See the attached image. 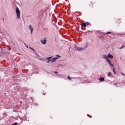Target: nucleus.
<instances>
[{"label": "nucleus", "instance_id": "2eb2a0df", "mask_svg": "<svg viewBox=\"0 0 125 125\" xmlns=\"http://www.w3.org/2000/svg\"><path fill=\"white\" fill-rule=\"evenodd\" d=\"M110 66H111V67H113L114 66V65L113 64H111V62L109 63Z\"/></svg>", "mask_w": 125, "mask_h": 125}, {"label": "nucleus", "instance_id": "6ab92c4d", "mask_svg": "<svg viewBox=\"0 0 125 125\" xmlns=\"http://www.w3.org/2000/svg\"><path fill=\"white\" fill-rule=\"evenodd\" d=\"M122 75H123V76H125V74L124 73H122Z\"/></svg>", "mask_w": 125, "mask_h": 125}, {"label": "nucleus", "instance_id": "f257e3e1", "mask_svg": "<svg viewBox=\"0 0 125 125\" xmlns=\"http://www.w3.org/2000/svg\"><path fill=\"white\" fill-rule=\"evenodd\" d=\"M46 59H47L48 61L47 62V63H49V62H51V63H53V62H55L56 60H57V58H54L52 59V57H48Z\"/></svg>", "mask_w": 125, "mask_h": 125}, {"label": "nucleus", "instance_id": "1a4fd4ad", "mask_svg": "<svg viewBox=\"0 0 125 125\" xmlns=\"http://www.w3.org/2000/svg\"><path fill=\"white\" fill-rule=\"evenodd\" d=\"M113 72L115 74L117 75V73L116 72V70L115 69V67H113Z\"/></svg>", "mask_w": 125, "mask_h": 125}, {"label": "nucleus", "instance_id": "4468645a", "mask_svg": "<svg viewBox=\"0 0 125 125\" xmlns=\"http://www.w3.org/2000/svg\"><path fill=\"white\" fill-rule=\"evenodd\" d=\"M107 62H108V63H110L111 61H110V60H107Z\"/></svg>", "mask_w": 125, "mask_h": 125}, {"label": "nucleus", "instance_id": "dca6fc26", "mask_svg": "<svg viewBox=\"0 0 125 125\" xmlns=\"http://www.w3.org/2000/svg\"><path fill=\"white\" fill-rule=\"evenodd\" d=\"M68 80H71V77H70V76H68Z\"/></svg>", "mask_w": 125, "mask_h": 125}, {"label": "nucleus", "instance_id": "aec40b11", "mask_svg": "<svg viewBox=\"0 0 125 125\" xmlns=\"http://www.w3.org/2000/svg\"><path fill=\"white\" fill-rule=\"evenodd\" d=\"M57 56H59V57H60V56L57 55Z\"/></svg>", "mask_w": 125, "mask_h": 125}, {"label": "nucleus", "instance_id": "f03ea898", "mask_svg": "<svg viewBox=\"0 0 125 125\" xmlns=\"http://www.w3.org/2000/svg\"><path fill=\"white\" fill-rule=\"evenodd\" d=\"M16 12L17 14V18H18L19 19H20V10H19V8H18V7H17Z\"/></svg>", "mask_w": 125, "mask_h": 125}, {"label": "nucleus", "instance_id": "6e6552de", "mask_svg": "<svg viewBox=\"0 0 125 125\" xmlns=\"http://www.w3.org/2000/svg\"><path fill=\"white\" fill-rule=\"evenodd\" d=\"M107 57H108V58H111V59H113V58L114 57L113 56V55H110V54H108Z\"/></svg>", "mask_w": 125, "mask_h": 125}, {"label": "nucleus", "instance_id": "9b49d317", "mask_svg": "<svg viewBox=\"0 0 125 125\" xmlns=\"http://www.w3.org/2000/svg\"><path fill=\"white\" fill-rule=\"evenodd\" d=\"M111 75H112V72H108V76H111Z\"/></svg>", "mask_w": 125, "mask_h": 125}, {"label": "nucleus", "instance_id": "a211bd4d", "mask_svg": "<svg viewBox=\"0 0 125 125\" xmlns=\"http://www.w3.org/2000/svg\"><path fill=\"white\" fill-rule=\"evenodd\" d=\"M55 74H57L58 72L57 71L55 72Z\"/></svg>", "mask_w": 125, "mask_h": 125}, {"label": "nucleus", "instance_id": "0eeeda50", "mask_svg": "<svg viewBox=\"0 0 125 125\" xmlns=\"http://www.w3.org/2000/svg\"><path fill=\"white\" fill-rule=\"evenodd\" d=\"M99 80L100 82H104V81H105V79L103 77L100 78Z\"/></svg>", "mask_w": 125, "mask_h": 125}, {"label": "nucleus", "instance_id": "f8f14e48", "mask_svg": "<svg viewBox=\"0 0 125 125\" xmlns=\"http://www.w3.org/2000/svg\"><path fill=\"white\" fill-rule=\"evenodd\" d=\"M89 5H90V6H92L93 5V3L90 2Z\"/></svg>", "mask_w": 125, "mask_h": 125}, {"label": "nucleus", "instance_id": "7ed1b4c3", "mask_svg": "<svg viewBox=\"0 0 125 125\" xmlns=\"http://www.w3.org/2000/svg\"><path fill=\"white\" fill-rule=\"evenodd\" d=\"M75 49H76V50H78V51H81L82 50H84V49H85V48H86V47H78L77 45H75Z\"/></svg>", "mask_w": 125, "mask_h": 125}, {"label": "nucleus", "instance_id": "423d86ee", "mask_svg": "<svg viewBox=\"0 0 125 125\" xmlns=\"http://www.w3.org/2000/svg\"><path fill=\"white\" fill-rule=\"evenodd\" d=\"M29 29L31 30V34H33V31H34V29L33 28V27L31 25H30Z\"/></svg>", "mask_w": 125, "mask_h": 125}, {"label": "nucleus", "instance_id": "9d476101", "mask_svg": "<svg viewBox=\"0 0 125 125\" xmlns=\"http://www.w3.org/2000/svg\"><path fill=\"white\" fill-rule=\"evenodd\" d=\"M104 58H105V59H108V57H107V56H106L105 55H104Z\"/></svg>", "mask_w": 125, "mask_h": 125}, {"label": "nucleus", "instance_id": "39448f33", "mask_svg": "<svg viewBox=\"0 0 125 125\" xmlns=\"http://www.w3.org/2000/svg\"><path fill=\"white\" fill-rule=\"evenodd\" d=\"M41 42L42 43V44H45V43H46V38L41 40Z\"/></svg>", "mask_w": 125, "mask_h": 125}, {"label": "nucleus", "instance_id": "ddd939ff", "mask_svg": "<svg viewBox=\"0 0 125 125\" xmlns=\"http://www.w3.org/2000/svg\"><path fill=\"white\" fill-rule=\"evenodd\" d=\"M106 34H112V32H106Z\"/></svg>", "mask_w": 125, "mask_h": 125}, {"label": "nucleus", "instance_id": "f3484780", "mask_svg": "<svg viewBox=\"0 0 125 125\" xmlns=\"http://www.w3.org/2000/svg\"><path fill=\"white\" fill-rule=\"evenodd\" d=\"M114 84H115V85H117L118 83H114Z\"/></svg>", "mask_w": 125, "mask_h": 125}, {"label": "nucleus", "instance_id": "20e7f679", "mask_svg": "<svg viewBox=\"0 0 125 125\" xmlns=\"http://www.w3.org/2000/svg\"><path fill=\"white\" fill-rule=\"evenodd\" d=\"M88 25H90V22H85L84 23H83L81 24V27H84V28H85L87 26H88Z\"/></svg>", "mask_w": 125, "mask_h": 125}]
</instances>
